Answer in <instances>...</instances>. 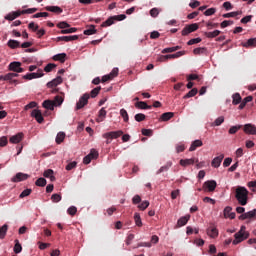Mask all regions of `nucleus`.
Wrapping results in <instances>:
<instances>
[{"instance_id":"1","label":"nucleus","mask_w":256,"mask_h":256,"mask_svg":"<svg viewBox=\"0 0 256 256\" xmlns=\"http://www.w3.org/2000/svg\"><path fill=\"white\" fill-rule=\"evenodd\" d=\"M235 199L238 201L239 205L245 207L249 201V190L243 186H238L235 189Z\"/></svg>"},{"instance_id":"2","label":"nucleus","mask_w":256,"mask_h":256,"mask_svg":"<svg viewBox=\"0 0 256 256\" xmlns=\"http://www.w3.org/2000/svg\"><path fill=\"white\" fill-rule=\"evenodd\" d=\"M247 227L241 226L240 230L234 235L233 245H239L245 239H249V232L246 231Z\"/></svg>"},{"instance_id":"3","label":"nucleus","mask_w":256,"mask_h":256,"mask_svg":"<svg viewBox=\"0 0 256 256\" xmlns=\"http://www.w3.org/2000/svg\"><path fill=\"white\" fill-rule=\"evenodd\" d=\"M124 19H127V16L125 14L111 16L101 24V27H111V25H113L115 21H124Z\"/></svg>"},{"instance_id":"4","label":"nucleus","mask_w":256,"mask_h":256,"mask_svg":"<svg viewBox=\"0 0 256 256\" xmlns=\"http://www.w3.org/2000/svg\"><path fill=\"white\" fill-rule=\"evenodd\" d=\"M187 52L186 51H179L175 54H168V55H161L158 57L157 61L160 63H165L166 61H169V59H179V57H183Z\"/></svg>"},{"instance_id":"5","label":"nucleus","mask_w":256,"mask_h":256,"mask_svg":"<svg viewBox=\"0 0 256 256\" xmlns=\"http://www.w3.org/2000/svg\"><path fill=\"white\" fill-rule=\"evenodd\" d=\"M121 135H123V130H118L103 134V138L106 139V143L109 145L113 139H119Z\"/></svg>"},{"instance_id":"6","label":"nucleus","mask_w":256,"mask_h":256,"mask_svg":"<svg viewBox=\"0 0 256 256\" xmlns=\"http://www.w3.org/2000/svg\"><path fill=\"white\" fill-rule=\"evenodd\" d=\"M91 95L89 93H85L83 96L80 97L79 101L76 103V111H79V109H83L87 103H89Z\"/></svg>"},{"instance_id":"7","label":"nucleus","mask_w":256,"mask_h":256,"mask_svg":"<svg viewBox=\"0 0 256 256\" xmlns=\"http://www.w3.org/2000/svg\"><path fill=\"white\" fill-rule=\"evenodd\" d=\"M9 70L14 71V73H23L25 71V69L21 68V62H11Z\"/></svg>"},{"instance_id":"8","label":"nucleus","mask_w":256,"mask_h":256,"mask_svg":"<svg viewBox=\"0 0 256 256\" xmlns=\"http://www.w3.org/2000/svg\"><path fill=\"white\" fill-rule=\"evenodd\" d=\"M45 75L43 73V70H38V72L28 73L23 76V79H27L28 81H31V79H39V77H43Z\"/></svg>"},{"instance_id":"9","label":"nucleus","mask_w":256,"mask_h":256,"mask_svg":"<svg viewBox=\"0 0 256 256\" xmlns=\"http://www.w3.org/2000/svg\"><path fill=\"white\" fill-rule=\"evenodd\" d=\"M31 117H34V119H36L37 123H43V121H45V119L43 118V114L41 113V110L39 109H34L31 112Z\"/></svg>"},{"instance_id":"10","label":"nucleus","mask_w":256,"mask_h":256,"mask_svg":"<svg viewBox=\"0 0 256 256\" xmlns=\"http://www.w3.org/2000/svg\"><path fill=\"white\" fill-rule=\"evenodd\" d=\"M256 217V209H253L252 211L243 213L239 216L240 221H245V219H255Z\"/></svg>"},{"instance_id":"11","label":"nucleus","mask_w":256,"mask_h":256,"mask_svg":"<svg viewBox=\"0 0 256 256\" xmlns=\"http://www.w3.org/2000/svg\"><path fill=\"white\" fill-rule=\"evenodd\" d=\"M27 179H29L28 174L19 172L12 178V181L13 183H20V181H27Z\"/></svg>"},{"instance_id":"12","label":"nucleus","mask_w":256,"mask_h":256,"mask_svg":"<svg viewBox=\"0 0 256 256\" xmlns=\"http://www.w3.org/2000/svg\"><path fill=\"white\" fill-rule=\"evenodd\" d=\"M204 189H208V191L211 193L215 189H217V182L215 180H209L206 181L203 185Z\"/></svg>"},{"instance_id":"13","label":"nucleus","mask_w":256,"mask_h":256,"mask_svg":"<svg viewBox=\"0 0 256 256\" xmlns=\"http://www.w3.org/2000/svg\"><path fill=\"white\" fill-rule=\"evenodd\" d=\"M243 131L247 135H256V126L253 124H246L244 125Z\"/></svg>"},{"instance_id":"14","label":"nucleus","mask_w":256,"mask_h":256,"mask_svg":"<svg viewBox=\"0 0 256 256\" xmlns=\"http://www.w3.org/2000/svg\"><path fill=\"white\" fill-rule=\"evenodd\" d=\"M63 83V78L61 76H57L55 79L47 83V87L49 89H53V87H57V85H61Z\"/></svg>"},{"instance_id":"15","label":"nucleus","mask_w":256,"mask_h":256,"mask_svg":"<svg viewBox=\"0 0 256 256\" xmlns=\"http://www.w3.org/2000/svg\"><path fill=\"white\" fill-rule=\"evenodd\" d=\"M223 159H225V155L223 154H221L218 157H215L211 163L212 167H214L215 169H218V167H221V163L223 162Z\"/></svg>"},{"instance_id":"16","label":"nucleus","mask_w":256,"mask_h":256,"mask_svg":"<svg viewBox=\"0 0 256 256\" xmlns=\"http://www.w3.org/2000/svg\"><path fill=\"white\" fill-rule=\"evenodd\" d=\"M194 163H199L198 159L190 158V159H181L180 165L182 167H189V165H193Z\"/></svg>"},{"instance_id":"17","label":"nucleus","mask_w":256,"mask_h":256,"mask_svg":"<svg viewBox=\"0 0 256 256\" xmlns=\"http://www.w3.org/2000/svg\"><path fill=\"white\" fill-rule=\"evenodd\" d=\"M233 211V208H231V206H227L224 209V217L225 219L229 218V219H235V212H231Z\"/></svg>"},{"instance_id":"18","label":"nucleus","mask_w":256,"mask_h":256,"mask_svg":"<svg viewBox=\"0 0 256 256\" xmlns=\"http://www.w3.org/2000/svg\"><path fill=\"white\" fill-rule=\"evenodd\" d=\"M42 107H44V109H48L49 111H54L55 110V102H53L52 100H45L42 103Z\"/></svg>"},{"instance_id":"19","label":"nucleus","mask_w":256,"mask_h":256,"mask_svg":"<svg viewBox=\"0 0 256 256\" xmlns=\"http://www.w3.org/2000/svg\"><path fill=\"white\" fill-rule=\"evenodd\" d=\"M46 11H50V13H56L57 15L63 13V9L59 6H46Z\"/></svg>"},{"instance_id":"20","label":"nucleus","mask_w":256,"mask_h":256,"mask_svg":"<svg viewBox=\"0 0 256 256\" xmlns=\"http://www.w3.org/2000/svg\"><path fill=\"white\" fill-rule=\"evenodd\" d=\"M189 219H191V215H186V216L181 217L177 221V227H185V224L189 223Z\"/></svg>"},{"instance_id":"21","label":"nucleus","mask_w":256,"mask_h":256,"mask_svg":"<svg viewBox=\"0 0 256 256\" xmlns=\"http://www.w3.org/2000/svg\"><path fill=\"white\" fill-rule=\"evenodd\" d=\"M21 141H23V133H18L12 137H10V143H21Z\"/></svg>"},{"instance_id":"22","label":"nucleus","mask_w":256,"mask_h":256,"mask_svg":"<svg viewBox=\"0 0 256 256\" xmlns=\"http://www.w3.org/2000/svg\"><path fill=\"white\" fill-rule=\"evenodd\" d=\"M207 235L212 237V239H215V237H218L219 235V230H217L215 227H210L207 229Z\"/></svg>"},{"instance_id":"23","label":"nucleus","mask_w":256,"mask_h":256,"mask_svg":"<svg viewBox=\"0 0 256 256\" xmlns=\"http://www.w3.org/2000/svg\"><path fill=\"white\" fill-rule=\"evenodd\" d=\"M7 45L10 49H17L19 47H21V42L17 41V40H13V39H10L8 42H7Z\"/></svg>"},{"instance_id":"24","label":"nucleus","mask_w":256,"mask_h":256,"mask_svg":"<svg viewBox=\"0 0 256 256\" xmlns=\"http://www.w3.org/2000/svg\"><path fill=\"white\" fill-rule=\"evenodd\" d=\"M173 165V162L169 161L164 166H162L157 172L156 175H159L161 173H164V171H169Z\"/></svg>"},{"instance_id":"25","label":"nucleus","mask_w":256,"mask_h":256,"mask_svg":"<svg viewBox=\"0 0 256 256\" xmlns=\"http://www.w3.org/2000/svg\"><path fill=\"white\" fill-rule=\"evenodd\" d=\"M136 109H152L153 106L147 105V102L138 101L135 103Z\"/></svg>"},{"instance_id":"26","label":"nucleus","mask_w":256,"mask_h":256,"mask_svg":"<svg viewBox=\"0 0 256 256\" xmlns=\"http://www.w3.org/2000/svg\"><path fill=\"white\" fill-rule=\"evenodd\" d=\"M205 37L208 39H215V37H219L221 35V31L219 30H214L213 32H205Z\"/></svg>"},{"instance_id":"27","label":"nucleus","mask_w":256,"mask_h":256,"mask_svg":"<svg viewBox=\"0 0 256 256\" xmlns=\"http://www.w3.org/2000/svg\"><path fill=\"white\" fill-rule=\"evenodd\" d=\"M197 147H203V141L201 140H195L192 142L189 151H195Z\"/></svg>"},{"instance_id":"28","label":"nucleus","mask_w":256,"mask_h":256,"mask_svg":"<svg viewBox=\"0 0 256 256\" xmlns=\"http://www.w3.org/2000/svg\"><path fill=\"white\" fill-rule=\"evenodd\" d=\"M67 57V54L60 53L53 56L54 61H60V63H65V59Z\"/></svg>"},{"instance_id":"29","label":"nucleus","mask_w":256,"mask_h":256,"mask_svg":"<svg viewBox=\"0 0 256 256\" xmlns=\"http://www.w3.org/2000/svg\"><path fill=\"white\" fill-rule=\"evenodd\" d=\"M232 104L233 105H239V103H241L242 98H241V94L239 93H235L232 95Z\"/></svg>"},{"instance_id":"30","label":"nucleus","mask_w":256,"mask_h":256,"mask_svg":"<svg viewBox=\"0 0 256 256\" xmlns=\"http://www.w3.org/2000/svg\"><path fill=\"white\" fill-rule=\"evenodd\" d=\"M174 115L175 114L173 112H165L161 115V120L162 121H169L170 119H173Z\"/></svg>"},{"instance_id":"31","label":"nucleus","mask_w":256,"mask_h":256,"mask_svg":"<svg viewBox=\"0 0 256 256\" xmlns=\"http://www.w3.org/2000/svg\"><path fill=\"white\" fill-rule=\"evenodd\" d=\"M8 229L9 226L7 224H4L2 227H0V239H5V235H7Z\"/></svg>"},{"instance_id":"32","label":"nucleus","mask_w":256,"mask_h":256,"mask_svg":"<svg viewBox=\"0 0 256 256\" xmlns=\"http://www.w3.org/2000/svg\"><path fill=\"white\" fill-rule=\"evenodd\" d=\"M53 170L48 169L44 171L43 176L46 177L47 179H50V181H55V177L53 176Z\"/></svg>"},{"instance_id":"33","label":"nucleus","mask_w":256,"mask_h":256,"mask_svg":"<svg viewBox=\"0 0 256 256\" xmlns=\"http://www.w3.org/2000/svg\"><path fill=\"white\" fill-rule=\"evenodd\" d=\"M197 93H199V90H197V88H193L186 95H184L183 98L190 99V97H195V95H197Z\"/></svg>"},{"instance_id":"34","label":"nucleus","mask_w":256,"mask_h":256,"mask_svg":"<svg viewBox=\"0 0 256 256\" xmlns=\"http://www.w3.org/2000/svg\"><path fill=\"white\" fill-rule=\"evenodd\" d=\"M241 11H236V12H229V13H226V14H223L222 17L224 19H229L231 17H237V15H241Z\"/></svg>"},{"instance_id":"35","label":"nucleus","mask_w":256,"mask_h":256,"mask_svg":"<svg viewBox=\"0 0 256 256\" xmlns=\"http://www.w3.org/2000/svg\"><path fill=\"white\" fill-rule=\"evenodd\" d=\"M243 47H256V38H250L246 43L243 44Z\"/></svg>"},{"instance_id":"36","label":"nucleus","mask_w":256,"mask_h":256,"mask_svg":"<svg viewBox=\"0 0 256 256\" xmlns=\"http://www.w3.org/2000/svg\"><path fill=\"white\" fill-rule=\"evenodd\" d=\"M23 251V246H21V243H19V240H15V245H14V253L19 254Z\"/></svg>"},{"instance_id":"37","label":"nucleus","mask_w":256,"mask_h":256,"mask_svg":"<svg viewBox=\"0 0 256 256\" xmlns=\"http://www.w3.org/2000/svg\"><path fill=\"white\" fill-rule=\"evenodd\" d=\"M134 221L137 227H143V222L141 221V215L139 213L134 214Z\"/></svg>"},{"instance_id":"38","label":"nucleus","mask_w":256,"mask_h":256,"mask_svg":"<svg viewBox=\"0 0 256 256\" xmlns=\"http://www.w3.org/2000/svg\"><path fill=\"white\" fill-rule=\"evenodd\" d=\"M120 115L121 117L123 118L124 122L125 123H128L129 122V114L127 113V110H125V108H122L120 110Z\"/></svg>"},{"instance_id":"39","label":"nucleus","mask_w":256,"mask_h":256,"mask_svg":"<svg viewBox=\"0 0 256 256\" xmlns=\"http://www.w3.org/2000/svg\"><path fill=\"white\" fill-rule=\"evenodd\" d=\"M65 141V132H59L56 136V143L61 145V142Z\"/></svg>"},{"instance_id":"40","label":"nucleus","mask_w":256,"mask_h":256,"mask_svg":"<svg viewBox=\"0 0 256 256\" xmlns=\"http://www.w3.org/2000/svg\"><path fill=\"white\" fill-rule=\"evenodd\" d=\"M37 187H45L47 185V180L45 178H38L35 182Z\"/></svg>"},{"instance_id":"41","label":"nucleus","mask_w":256,"mask_h":256,"mask_svg":"<svg viewBox=\"0 0 256 256\" xmlns=\"http://www.w3.org/2000/svg\"><path fill=\"white\" fill-rule=\"evenodd\" d=\"M242 127H243V125L232 126V127L229 129L228 133H229L230 135H235V133H237V131H239V129H242Z\"/></svg>"},{"instance_id":"42","label":"nucleus","mask_w":256,"mask_h":256,"mask_svg":"<svg viewBox=\"0 0 256 256\" xmlns=\"http://www.w3.org/2000/svg\"><path fill=\"white\" fill-rule=\"evenodd\" d=\"M77 39H79V35L63 36V41L66 43H69V41H77Z\"/></svg>"},{"instance_id":"43","label":"nucleus","mask_w":256,"mask_h":256,"mask_svg":"<svg viewBox=\"0 0 256 256\" xmlns=\"http://www.w3.org/2000/svg\"><path fill=\"white\" fill-rule=\"evenodd\" d=\"M56 27H58V29H69V27H71V25L69 23H67L66 21H62L59 22Z\"/></svg>"},{"instance_id":"44","label":"nucleus","mask_w":256,"mask_h":256,"mask_svg":"<svg viewBox=\"0 0 256 256\" xmlns=\"http://www.w3.org/2000/svg\"><path fill=\"white\" fill-rule=\"evenodd\" d=\"M95 33H97V29L93 25L89 29L84 30V35H95Z\"/></svg>"},{"instance_id":"45","label":"nucleus","mask_w":256,"mask_h":256,"mask_svg":"<svg viewBox=\"0 0 256 256\" xmlns=\"http://www.w3.org/2000/svg\"><path fill=\"white\" fill-rule=\"evenodd\" d=\"M134 119H135V121H137L138 123H141V121H145L146 116H145V114H143V113H138V114H136V115L134 116Z\"/></svg>"},{"instance_id":"46","label":"nucleus","mask_w":256,"mask_h":256,"mask_svg":"<svg viewBox=\"0 0 256 256\" xmlns=\"http://www.w3.org/2000/svg\"><path fill=\"white\" fill-rule=\"evenodd\" d=\"M186 27L188 28V31H190V33H193L197 31V29H199V24L194 23V24L187 25Z\"/></svg>"},{"instance_id":"47","label":"nucleus","mask_w":256,"mask_h":256,"mask_svg":"<svg viewBox=\"0 0 256 256\" xmlns=\"http://www.w3.org/2000/svg\"><path fill=\"white\" fill-rule=\"evenodd\" d=\"M186 27L188 28V31H190V33H193L197 31V29H199V24L194 23V24L187 25Z\"/></svg>"},{"instance_id":"48","label":"nucleus","mask_w":256,"mask_h":256,"mask_svg":"<svg viewBox=\"0 0 256 256\" xmlns=\"http://www.w3.org/2000/svg\"><path fill=\"white\" fill-rule=\"evenodd\" d=\"M186 27L188 28V31H190V33H193L197 31V29H199V24L194 23V24L187 25Z\"/></svg>"},{"instance_id":"49","label":"nucleus","mask_w":256,"mask_h":256,"mask_svg":"<svg viewBox=\"0 0 256 256\" xmlns=\"http://www.w3.org/2000/svg\"><path fill=\"white\" fill-rule=\"evenodd\" d=\"M99 91H101V86H98V87L94 88L90 92V95H91L92 99H95V97H97L99 95Z\"/></svg>"},{"instance_id":"50","label":"nucleus","mask_w":256,"mask_h":256,"mask_svg":"<svg viewBox=\"0 0 256 256\" xmlns=\"http://www.w3.org/2000/svg\"><path fill=\"white\" fill-rule=\"evenodd\" d=\"M55 67H57V65L53 64V63H49L45 66L44 71L46 73H51V71H53L55 69Z\"/></svg>"},{"instance_id":"51","label":"nucleus","mask_w":256,"mask_h":256,"mask_svg":"<svg viewBox=\"0 0 256 256\" xmlns=\"http://www.w3.org/2000/svg\"><path fill=\"white\" fill-rule=\"evenodd\" d=\"M224 122H225V117L220 116V117H218V118L214 121L213 125H214V127H219V125H221V124L224 123Z\"/></svg>"},{"instance_id":"52","label":"nucleus","mask_w":256,"mask_h":256,"mask_svg":"<svg viewBox=\"0 0 256 256\" xmlns=\"http://www.w3.org/2000/svg\"><path fill=\"white\" fill-rule=\"evenodd\" d=\"M207 51L204 47L195 48L193 50L194 55H202V53H205Z\"/></svg>"},{"instance_id":"53","label":"nucleus","mask_w":256,"mask_h":256,"mask_svg":"<svg viewBox=\"0 0 256 256\" xmlns=\"http://www.w3.org/2000/svg\"><path fill=\"white\" fill-rule=\"evenodd\" d=\"M216 11H217V9H215V8H209V9H207V10L204 12V15H205L206 17H211V15H215Z\"/></svg>"},{"instance_id":"54","label":"nucleus","mask_w":256,"mask_h":256,"mask_svg":"<svg viewBox=\"0 0 256 256\" xmlns=\"http://www.w3.org/2000/svg\"><path fill=\"white\" fill-rule=\"evenodd\" d=\"M11 79H13L12 73H8L4 76L3 75L0 76V81H11Z\"/></svg>"},{"instance_id":"55","label":"nucleus","mask_w":256,"mask_h":256,"mask_svg":"<svg viewBox=\"0 0 256 256\" xmlns=\"http://www.w3.org/2000/svg\"><path fill=\"white\" fill-rule=\"evenodd\" d=\"M53 103H55V107L57 105H63V98L61 96H55Z\"/></svg>"},{"instance_id":"56","label":"nucleus","mask_w":256,"mask_h":256,"mask_svg":"<svg viewBox=\"0 0 256 256\" xmlns=\"http://www.w3.org/2000/svg\"><path fill=\"white\" fill-rule=\"evenodd\" d=\"M147 207H149V201H143L141 204L138 205V209H140V211H145Z\"/></svg>"},{"instance_id":"57","label":"nucleus","mask_w":256,"mask_h":256,"mask_svg":"<svg viewBox=\"0 0 256 256\" xmlns=\"http://www.w3.org/2000/svg\"><path fill=\"white\" fill-rule=\"evenodd\" d=\"M33 190L31 189H25L21 194H20V199H23L24 197H29L31 195Z\"/></svg>"},{"instance_id":"58","label":"nucleus","mask_w":256,"mask_h":256,"mask_svg":"<svg viewBox=\"0 0 256 256\" xmlns=\"http://www.w3.org/2000/svg\"><path fill=\"white\" fill-rule=\"evenodd\" d=\"M229 25H233V20H224L221 24L220 27L222 29H225V27H229Z\"/></svg>"},{"instance_id":"59","label":"nucleus","mask_w":256,"mask_h":256,"mask_svg":"<svg viewBox=\"0 0 256 256\" xmlns=\"http://www.w3.org/2000/svg\"><path fill=\"white\" fill-rule=\"evenodd\" d=\"M75 167H77V163L75 161L70 162L66 166V171H71V170L75 169Z\"/></svg>"},{"instance_id":"60","label":"nucleus","mask_w":256,"mask_h":256,"mask_svg":"<svg viewBox=\"0 0 256 256\" xmlns=\"http://www.w3.org/2000/svg\"><path fill=\"white\" fill-rule=\"evenodd\" d=\"M197 43H201V38H193V39H190V40L187 42V45H197Z\"/></svg>"},{"instance_id":"61","label":"nucleus","mask_w":256,"mask_h":256,"mask_svg":"<svg viewBox=\"0 0 256 256\" xmlns=\"http://www.w3.org/2000/svg\"><path fill=\"white\" fill-rule=\"evenodd\" d=\"M67 213H68V215H76V213H77V207H75V206H71L70 208H68V210H67Z\"/></svg>"},{"instance_id":"62","label":"nucleus","mask_w":256,"mask_h":256,"mask_svg":"<svg viewBox=\"0 0 256 256\" xmlns=\"http://www.w3.org/2000/svg\"><path fill=\"white\" fill-rule=\"evenodd\" d=\"M51 200L53 201V203H59V201H61V195L59 194H53L51 196Z\"/></svg>"},{"instance_id":"63","label":"nucleus","mask_w":256,"mask_h":256,"mask_svg":"<svg viewBox=\"0 0 256 256\" xmlns=\"http://www.w3.org/2000/svg\"><path fill=\"white\" fill-rule=\"evenodd\" d=\"M150 15H151V17H158L159 16V10H158V8H152L151 10H150Z\"/></svg>"},{"instance_id":"64","label":"nucleus","mask_w":256,"mask_h":256,"mask_svg":"<svg viewBox=\"0 0 256 256\" xmlns=\"http://www.w3.org/2000/svg\"><path fill=\"white\" fill-rule=\"evenodd\" d=\"M248 187L252 189L253 192H255L256 189V180L248 182Z\"/></svg>"}]
</instances>
